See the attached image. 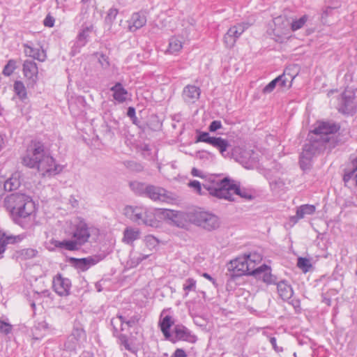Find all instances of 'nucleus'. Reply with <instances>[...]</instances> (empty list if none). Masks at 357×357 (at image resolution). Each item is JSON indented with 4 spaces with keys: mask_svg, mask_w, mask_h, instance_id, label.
<instances>
[{
    "mask_svg": "<svg viewBox=\"0 0 357 357\" xmlns=\"http://www.w3.org/2000/svg\"><path fill=\"white\" fill-rule=\"evenodd\" d=\"M4 202L13 221L17 224H20L22 219L29 217L36 211L35 203L31 197L24 193L10 194L5 198Z\"/></svg>",
    "mask_w": 357,
    "mask_h": 357,
    "instance_id": "nucleus-1",
    "label": "nucleus"
},
{
    "mask_svg": "<svg viewBox=\"0 0 357 357\" xmlns=\"http://www.w3.org/2000/svg\"><path fill=\"white\" fill-rule=\"evenodd\" d=\"M45 158V144L38 140H32L27 147L26 154L21 158L22 164L30 169H40L41 162Z\"/></svg>",
    "mask_w": 357,
    "mask_h": 357,
    "instance_id": "nucleus-2",
    "label": "nucleus"
},
{
    "mask_svg": "<svg viewBox=\"0 0 357 357\" xmlns=\"http://www.w3.org/2000/svg\"><path fill=\"white\" fill-rule=\"evenodd\" d=\"M230 180L227 177L220 179L217 176H211L203 183V188L210 195L225 199V198L229 197L227 187H229Z\"/></svg>",
    "mask_w": 357,
    "mask_h": 357,
    "instance_id": "nucleus-3",
    "label": "nucleus"
},
{
    "mask_svg": "<svg viewBox=\"0 0 357 357\" xmlns=\"http://www.w3.org/2000/svg\"><path fill=\"white\" fill-rule=\"evenodd\" d=\"M160 215L167 220L168 224L178 227H186L190 223H192L193 211L188 212L178 211L169 209H161Z\"/></svg>",
    "mask_w": 357,
    "mask_h": 357,
    "instance_id": "nucleus-4",
    "label": "nucleus"
},
{
    "mask_svg": "<svg viewBox=\"0 0 357 357\" xmlns=\"http://www.w3.org/2000/svg\"><path fill=\"white\" fill-rule=\"evenodd\" d=\"M192 223L200 227L207 231H213L217 229L220 225L219 218L208 211L193 210Z\"/></svg>",
    "mask_w": 357,
    "mask_h": 357,
    "instance_id": "nucleus-5",
    "label": "nucleus"
},
{
    "mask_svg": "<svg viewBox=\"0 0 357 357\" xmlns=\"http://www.w3.org/2000/svg\"><path fill=\"white\" fill-rule=\"evenodd\" d=\"M339 128L340 127L334 123L318 122L310 135H313L315 139L326 146V144L330 142L332 135L337 132Z\"/></svg>",
    "mask_w": 357,
    "mask_h": 357,
    "instance_id": "nucleus-6",
    "label": "nucleus"
},
{
    "mask_svg": "<svg viewBox=\"0 0 357 357\" xmlns=\"http://www.w3.org/2000/svg\"><path fill=\"white\" fill-rule=\"evenodd\" d=\"M274 28L272 30L273 39L278 43H283L289 38L290 22L285 16H278L273 20Z\"/></svg>",
    "mask_w": 357,
    "mask_h": 357,
    "instance_id": "nucleus-7",
    "label": "nucleus"
},
{
    "mask_svg": "<svg viewBox=\"0 0 357 357\" xmlns=\"http://www.w3.org/2000/svg\"><path fill=\"white\" fill-rule=\"evenodd\" d=\"M196 142H205L209 144L218 149L222 155H225V153L229 146V144L227 139H224L221 137H211L209 133L207 132L197 131Z\"/></svg>",
    "mask_w": 357,
    "mask_h": 357,
    "instance_id": "nucleus-8",
    "label": "nucleus"
},
{
    "mask_svg": "<svg viewBox=\"0 0 357 357\" xmlns=\"http://www.w3.org/2000/svg\"><path fill=\"white\" fill-rule=\"evenodd\" d=\"M250 264L248 263L245 255L237 257L229 263L228 270L231 271V276L238 277L244 275H251Z\"/></svg>",
    "mask_w": 357,
    "mask_h": 357,
    "instance_id": "nucleus-9",
    "label": "nucleus"
},
{
    "mask_svg": "<svg viewBox=\"0 0 357 357\" xmlns=\"http://www.w3.org/2000/svg\"><path fill=\"white\" fill-rule=\"evenodd\" d=\"M356 107L357 104L355 102L354 93L347 91L343 92L339 103V111L345 114H353Z\"/></svg>",
    "mask_w": 357,
    "mask_h": 357,
    "instance_id": "nucleus-10",
    "label": "nucleus"
},
{
    "mask_svg": "<svg viewBox=\"0 0 357 357\" xmlns=\"http://www.w3.org/2000/svg\"><path fill=\"white\" fill-rule=\"evenodd\" d=\"M248 24L244 23L238 24L231 26L224 36V43L227 47H233L236 40L248 29Z\"/></svg>",
    "mask_w": 357,
    "mask_h": 357,
    "instance_id": "nucleus-11",
    "label": "nucleus"
},
{
    "mask_svg": "<svg viewBox=\"0 0 357 357\" xmlns=\"http://www.w3.org/2000/svg\"><path fill=\"white\" fill-rule=\"evenodd\" d=\"M173 333L174 336L171 340L172 342L185 341L189 343H195L197 340V336L192 334L187 327L182 324L175 325Z\"/></svg>",
    "mask_w": 357,
    "mask_h": 357,
    "instance_id": "nucleus-12",
    "label": "nucleus"
},
{
    "mask_svg": "<svg viewBox=\"0 0 357 357\" xmlns=\"http://www.w3.org/2000/svg\"><path fill=\"white\" fill-rule=\"evenodd\" d=\"M251 275L267 284H275L278 281L277 277L271 273V267L266 264L257 266L256 270L252 271Z\"/></svg>",
    "mask_w": 357,
    "mask_h": 357,
    "instance_id": "nucleus-13",
    "label": "nucleus"
},
{
    "mask_svg": "<svg viewBox=\"0 0 357 357\" xmlns=\"http://www.w3.org/2000/svg\"><path fill=\"white\" fill-rule=\"evenodd\" d=\"M251 275L267 284H275L278 281L277 277L271 273V267L266 264L257 266L256 270L252 271Z\"/></svg>",
    "mask_w": 357,
    "mask_h": 357,
    "instance_id": "nucleus-14",
    "label": "nucleus"
},
{
    "mask_svg": "<svg viewBox=\"0 0 357 357\" xmlns=\"http://www.w3.org/2000/svg\"><path fill=\"white\" fill-rule=\"evenodd\" d=\"M103 257L101 255H93L85 258H70L69 261L71 264L77 269L82 271H87L90 267L96 265L99 261L102 260Z\"/></svg>",
    "mask_w": 357,
    "mask_h": 357,
    "instance_id": "nucleus-15",
    "label": "nucleus"
},
{
    "mask_svg": "<svg viewBox=\"0 0 357 357\" xmlns=\"http://www.w3.org/2000/svg\"><path fill=\"white\" fill-rule=\"evenodd\" d=\"M145 195L153 201L167 202L172 199L171 195L165 189L153 185H146Z\"/></svg>",
    "mask_w": 357,
    "mask_h": 357,
    "instance_id": "nucleus-16",
    "label": "nucleus"
},
{
    "mask_svg": "<svg viewBox=\"0 0 357 357\" xmlns=\"http://www.w3.org/2000/svg\"><path fill=\"white\" fill-rule=\"evenodd\" d=\"M227 188L228 192H229V195H228L229 197L225 198V200L231 202L234 201V195H238L240 197L248 200H251L253 199V196L252 195L250 190L244 188H241L240 185L237 184L234 180H230L229 187Z\"/></svg>",
    "mask_w": 357,
    "mask_h": 357,
    "instance_id": "nucleus-17",
    "label": "nucleus"
},
{
    "mask_svg": "<svg viewBox=\"0 0 357 357\" xmlns=\"http://www.w3.org/2000/svg\"><path fill=\"white\" fill-rule=\"evenodd\" d=\"M70 287V280L68 278L62 277L61 274H57L53 279L52 287L54 291L59 296L68 295Z\"/></svg>",
    "mask_w": 357,
    "mask_h": 357,
    "instance_id": "nucleus-18",
    "label": "nucleus"
},
{
    "mask_svg": "<svg viewBox=\"0 0 357 357\" xmlns=\"http://www.w3.org/2000/svg\"><path fill=\"white\" fill-rule=\"evenodd\" d=\"M73 236L81 246L88 242L91 234L89 228L85 221L80 220L76 225Z\"/></svg>",
    "mask_w": 357,
    "mask_h": 357,
    "instance_id": "nucleus-19",
    "label": "nucleus"
},
{
    "mask_svg": "<svg viewBox=\"0 0 357 357\" xmlns=\"http://www.w3.org/2000/svg\"><path fill=\"white\" fill-rule=\"evenodd\" d=\"M22 239L21 235H8L4 231L0 230V259L3 257V253L8 244L14 245L21 242Z\"/></svg>",
    "mask_w": 357,
    "mask_h": 357,
    "instance_id": "nucleus-20",
    "label": "nucleus"
},
{
    "mask_svg": "<svg viewBox=\"0 0 357 357\" xmlns=\"http://www.w3.org/2000/svg\"><path fill=\"white\" fill-rule=\"evenodd\" d=\"M132 222L137 225H144L151 227H154L156 224L153 212L144 207L142 208V211L139 212V214H137Z\"/></svg>",
    "mask_w": 357,
    "mask_h": 357,
    "instance_id": "nucleus-21",
    "label": "nucleus"
},
{
    "mask_svg": "<svg viewBox=\"0 0 357 357\" xmlns=\"http://www.w3.org/2000/svg\"><path fill=\"white\" fill-rule=\"evenodd\" d=\"M23 74L32 84H36L38 79V69L37 64L33 60H26L23 63Z\"/></svg>",
    "mask_w": 357,
    "mask_h": 357,
    "instance_id": "nucleus-22",
    "label": "nucleus"
},
{
    "mask_svg": "<svg viewBox=\"0 0 357 357\" xmlns=\"http://www.w3.org/2000/svg\"><path fill=\"white\" fill-rule=\"evenodd\" d=\"M200 89L194 85H187L183 91V98L188 103H193L199 99Z\"/></svg>",
    "mask_w": 357,
    "mask_h": 357,
    "instance_id": "nucleus-23",
    "label": "nucleus"
},
{
    "mask_svg": "<svg viewBox=\"0 0 357 357\" xmlns=\"http://www.w3.org/2000/svg\"><path fill=\"white\" fill-rule=\"evenodd\" d=\"M277 289L280 297L283 301H288L290 299L293 294V289L285 280L277 281Z\"/></svg>",
    "mask_w": 357,
    "mask_h": 357,
    "instance_id": "nucleus-24",
    "label": "nucleus"
},
{
    "mask_svg": "<svg viewBox=\"0 0 357 357\" xmlns=\"http://www.w3.org/2000/svg\"><path fill=\"white\" fill-rule=\"evenodd\" d=\"M128 22V29L130 31H135L145 25L146 22V17L139 13L132 14Z\"/></svg>",
    "mask_w": 357,
    "mask_h": 357,
    "instance_id": "nucleus-25",
    "label": "nucleus"
},
{
    "mask_svg": "<svg viewBox=\"0 0 357 357\" xmlns=\"http://www.w3.org/2000/svg\"><path fill=\"white\" fill-rule=\"evenodd\" d=\"M110 90L113 92L114 99L119 103H123L127 100L128 91L120 82H116Z\"/></svg>",
    "mask_w": 357,
    "mask_h": 357,
    "instance_id": "nucleus-26",
    "label": "nucleus"
},
{
    "mask_svg": "<svg viewBox=\"0 0 357 357\" xmlns=\"http://www.w3.org/2000/svg\"><path fill=\"white\" fill-rule=\"evenodd\" d=\"M63 166L56 163V160L46 154V174L54 176L62 172Z\"/></svg>",
    "mask_w": 357,
    "mask_h": 357,
    "instance_id": "nucleus-27",
    "label": "nucleus"
},
{
    "mask_svg": "<svg viewBox=\"0 0 357 357\" xmlns=\"http://www.w3.org/2000/svg\"><path fill=\"white\" fill-rule=\"evenodd\" d=\"M326 146L322 144L319 143L317 139H315L313 137V135H310V142L304 145L303 150L309 153H312V155H314L324 149Z\"/></svg>",
    "mask_w": 357,
    "mask_h": 357,
    "instance_id": "nucleus-28",
    "label": "nucleus"
},
{
    "mask_svg": "<svg viewBox=\"0 0 357 357\" xmlns=\"http://www.w3.org/2000/svg\"><path fill=\"white\" fill-rule=\"evenodd\" d=\"M315 206L312 204H303L297 208L296 216H293L291 220L295 222L305 218V215H312L315 212Z\"/></svg>",
    "mask_w": 357,
    "mask_h": 357,
    "instance_id": "nucleus-29",
    "label": "nucleus"
},
{
    "mask_svg": "<svg viewBox=\"0 0 357 357\" xmlns=\"http://www.w3.org/2000/svg\"><path fill=\"white\" fill-rule=\"evenodd\" d=\"M139 237L140 231L139 229L126 227L123 231V241L126 244H132Z\"/></svg>",
    "mask_w": 357,
    "mask_h": 357,
    "instance_id": "nucleus-30",
    "label": "nucleus"
},
{
    "mask_svg": "<svg viewBox=\"0 0 357 357\" xmlns=\"http://www.w3.org/2000/svg\"><path fill=\"white\" fill-rule=\"evenodd\" d=\"M52 244L54 245L56 248H64L65 250L74 251L78 250L81 245L77 242L76 240H68V241H54L52 242Z\"/></svg>",
    "mask_w": 357,
    "mask_h": 357,
    "instance_id": "nucleus-31",
    "label": "nucleus"
},
{
    "mask_svg": "<svg viewBox=\"0 0 357 357\" xmlns=\"http://www.w3.org/2000/svg\"><path fill=\"white\" fill-rule=\"evenodd\" d=\"M254 154L252 151H243L241 153L238 161L245 167L251 168L255 162V158L252 157Z\"/></svg>",
    "mask_w": 357,
    "mask_h": 357,
    "instance_id": "nucleus-32",
    "label": "nucleus"
},
{
    "mask_svg": "<svg viewBox=\"0 0 357 357\" xmlns=\"http://www.w3.org/2000/svg\"><path fill=\"white\" fill-rule=\"evenodd\" d=\"M4 190L10 192L17 190L21 185L20 181L15 175H12L7 180H1Z\"/></svg>",
    "mask_w": 357,
    "mask_h": 357,
    "instance_id": "nucleus-33",
    "label": "nucleus"
},
{
    "mask_svg": "<svg viewBox=\"0 0 357 357\" xmlns=\"http://www.w3.org/2000/svg\"><path fill=\"white\" fill-rule=\"evenodd\" d=\"M33 339L42 340L45 336V321L36 322L31 329Z\"/></svg>",
    "mask_w": 357,
    "mask_h": 357,
    "instance_id": "nucleus-34",
    "label": "nucleus"
},
{
    "mask_svg": "<svg viewBox=\"0 0 357 357\" xmlns=\"http://www.w3.org/2000/svg\"><path fill=\"white\" fill-rule=\"evenodd\" d=\"M14 92L19 99L24 102L27 99V92L24 83L22 81L17 80L13 84Z\"/></svg>",
    "mask_w": 357,
    "mask_h": 357,
    "instance_id": "nucleus-35",
    "label": "nucleus"
},
{
    "mask_svg": "<svg viewBox=\"0 0 357 357\" xmlns=\"http://www.w3.org/2000/svg\"><path fill=\"white\" fill-rule=\"evenodd\" d=\"M38 251L32 248H27L16 251L14 255V257H16L17 259H20L23 260L31 259L36 257Z\"/></svg>",
    "mask_w": 357,
    "mask_h": 357,
    "instance_id": "nucleus-36",
    "label": "nucleus"
},
{
    "mask_svg": "<svg viewBox=\"0 0 357 357\" xmlns=\"http://www.w3.org/2000/svg\"><path fill=\"white\" fill-rule=\"evenodd\" d=\"M91 31L89 27H86L83 29L77 36V41L75 42V48H80L84 46L87 42V38L89 37V33Z\"/></svg>",
    "mask_w": 357,
    "mask_h": 357,
    "instance_id": "nucleus-37",
    "label": "nucleus"
},
{
    "mask_svg": "<svg viewBox=\"0 0 357 357\" xmlns=\"http://www.w3.org/2000/svg\"><path fill=\"white\" fill-rule=\"evenodd\" d=\"M310 17L307 15H304L298 19L294 20L290 22V29L292 31H296L302 29L309 20Z\"/></svg>",
    "mask_w": 357,
    "mask_h": 357,
    "instance_id": "nucleus-38",
    "label": "nucleus"
},
{
    "mask_svg": "<svg viewBox=\"0 0 357 357\" xmlns=\"http://www.w3.org/2000/svg\"><path fill=\"white\" fill-rule=\"evenodd\" d=\"M142 208L140 206H126L123 209V213L128 218L133 221L139 212L142 211Z\"/></svg>",
    "mask_w": 357,
    "mask_h": 357,
    "instance_id": "nucleus-39",
    "label": "nucleus"
},
{
    "mask_svg": "<svg viewBox=\"0 0 357 357\" xmlns=\"http://www.w3.org/2000/svg\"><path fill=\"white\" fill-rule=\"evenodd\" d=\"M245 257L247 259L248 263L250 264L251 272L256 270L257 268V265L261 261V256L258 253L254 252L245 255Z\"/></svg>",
    "mask_w": 357,
    "mask_h": 357,
    "instance_id": "nucleus-40",
    "label": "nucleus"
},
{
    "mask_svg": "<svg viewBox=\"0 0 357 357\" xmlns=\"http://www.w3.org/2000/svg\"><path fill=\"white\" fill-rule=\"evenodd\" d=\"M43 48V47H41ZM26 54L33 59H37L39 61H45V50L42 49V53H39L38 50H33L32 47L26 46L25 50Z\"/></svg>",
    "mask_w": 357,
    "mask_h": 357,
    "instance_id": "nucleus-41",
    "label": "nucleus"
},
{
    "mask_svg": "<svg viewBox=\"0 0 357 357\" xmlns=\"http://www.w3.org/2000/svg\"><path fill=\"white\" fill-rule=\"evenodd\" d=\"M181 48L182 43L178 38L175 37H172V38H170L168 48L169 52L172 54L176 53L180 51Z\"/></svg>",
    "mask_w": 357,
    "mask_h": 357,
    "instance_id": "nucleus-42",
    "label": "nucleus"
},
{
    "mask_svg": "<svg viewBox=\"0 0 357 357\" xmlns=\"http://www.w3.org/2000/svg\"><path fill=\"white\" fill-rule=\"evenodd\" d=\"M13 326L8 322V319L2 320L0 318V335H8L13 331Z\"/></svg>",
    "mask_w": 357,
    "mask_h": 357,
    "instance_id": "nucleus-43",
    "label": "nucleus"
},
{
    "mask_svg": "<svg viewBox=\"0 0 357 357\" xmlns=\"http://www.w3.org/2000/svg\"><path fill=\"white\" fill-rule=\"evenodd\" d=\"M123 165L128 169L134 172H141L144 169V166L141 163L132 160L124 161Z\"/></svg>",
    "mask_w": 357,
    "mask_h": 357,
    "instance_id": "nucleus-44",
    "label": "nucleus"
},
{
    "mask_svg": "<svg viewBox=\"0 0 357 357\" xmlns=\"http://www.w3.org/2000/svg\"><path fill=\"white\" fill-rule=\"evenodd\" d=\"M16 68V61L14 59H10L3 67L2 73L4 76L9 77L13 73Z\"/></svg>",
    "mask_w": 357,
    "mask_h": 357,
    "instance_id": "nucleus-45",
    "label": "nucleus"
},
{
    "mask_svg": "<svg viewBox=\"0 0 357 357\" xmlns=\"http://www.w3.org/2000/svg\"><path fill=\"white\" fill-rule=\"evenodd\" d=\"M130 186L135 193L145 195L146 192V185H145L144 183L138 181H132L130 182Z\"/></svg>",
    "mask_w": 357,
    "mask_h": 357,
    "instance_id": "nucleus-46",
    "label": "nucleus"
},
{
    "mask_svg": "<svg viewBox=\"0 0 357 357\" xmlns=\"http://www.w3.org/2000/svg\"><path fill=\"white\" fill-rule=\"evenodd\" d=\"M45 294V291H42L41 292L36 291L34 293V300H33L31 302V306L33 311V315L36 314V305H41L42 308H43V306L42 305L43 300L41 298V295Z\"/></svg>",
    "mask_w": 357,
    "mask_h": 357,
    "instance_id": "nucleus-47",
    "label": "nucleus"
},
{
    "mask_svg": "<svg viewBox=\"0 0 357 357\" xmlns=\"http://www.w3.org/2000/svg\"><path fill=\"white\" fill-rule=\"evenodd\" d=\"M297 266L304 273L309 271V270L312 267V264L310 263V259L303 257H299L298 259Z\"/></svg>",
    "mask_w": 357,
    "mask_h": 357,
    "instance_id": "nucleus-48",
    "label": "nucleus"
},
{
    "mask_svg": "<svg viewBox=\"0 0 357 357\" xmlns=\"http://www.w3.org/2000/svg\"><path fill=\"white\" fill-rule=\"evenodd\" d=\"M183 289L185 291V296H187L189 291H195L196 280L193 278H188L185 280V283L183 285Z\"/></svg>",
    "mask_w": 357,
    "mask_h": 357,
    "instance_id": "nucleus-49",
    "label": "nucleus"
},
{
    "mask_svg": "<svg viewBox=\"0 0 357 357\" xmlns=\"http://www.w3.org/2000/svg\"><path fill=\"white\" fill-rule=\"evenodd\" d=\"M174 321L172 317L169 315L165 316L162 320L159 322V326L160 328H166L170 329V328L174 325Z\"/></svg>",
    "mask_w": 357,
    "mask_h": 357,
    "instance_id": "nucleus-50",
    "label": "nucleus"
},
{
    "mask_svg": "<svg viewBox=\"0 0 357 357\" xmlns=\"http://www.w3.org/2000/svg\"><path fill=\"white\" fill-rule=\"evenodd\" d=\"M118 10L116 8H110L108 10L107 15L105 17V22L107 24L111 26L114 22V20L116 19L117 15H118Z\"/></svg>",
    "mask_w": 357,
    "mask_h": 357,
    "instance_id": "nucleus-51",
    "label": "nucleus"
},
{
    "mask_svg": "<svg viewBox=\"0 0 357 357\" xmlns=\"http://www.w3.org/2000/svg\"><path fill=\"white\" fill-rule=\"evenodd\" d=\"M188 185L193 188L199 195H205L206 192L203 188V183L201 184L199 181L194 180L189 183Z\"/></svg>",
    "mask_w": 357,
    "mask_h": 357,
    "instance_id": "nucleus-52",
    "label": "nucleus"
},
{
    "mask_svg": "<svg viewBox=\"0 0 357 357\" xmlns=\"http://www.w3.org/2000/svg\"><path fill=\"white\" fill-rule=\"evenodd\" d=\"M77 342L78 340L74 335H70L68 337V340L64 344L65 348L68 350H74L75 349Z\"/></svg>",
    "mask_w": 357,
    "mask_h": 357,
    "instance_id": "nucleus-53",
    "label": "nucleus"
},
{
    "mask_svg": "<svg viewBox=\"0 0 357 357\" xmlns=\"http://www.w3.org/2000/svg\"><path fill=\"white\" fill-rule=\"evenodd\" d=\"M119 340L121 342V344L123 345L125 349L132 353H135L136 349L134 347H132L129 342L127 339V337L124 335H121L119 337Z\"/></svg>",
    "mask_w": 357,
    "mask_h": 357,
    "instance_id": "nucleus-54",
    "label": "nucleus"
},
{
    "mask_svg": "<svg viewBox=\"0 0 357 357\" xmlns=\"http://www.w3.org/2000/svg\"><path fill=\"white\" fill-rule=\"evenodd\" d=\"M141 319V315L138 313H135L131 317L128 316V319L126 321V325L128 327H132L137 325Z\"/></svg>",
    "mask_w": 357,
    "mask_h": 357,
    "instance_id": "nucleus-55",
    "label": "nucleus"
},
{
    "mask_svg": "<svg viewBox=\"0 0 357 357\" xmlns=\"http://www.w3.org/2000/svg\"><path fill=\"white\" fill-rule=\"evenodd\" d=\"M340 6V2L338 0H334L333 2H331V5L328 6L323 12L322 13V17H327L328 16L331 11L335 9V8H337Z\"/></svg>",
    "mask_w": 357,
    "mask_h": 357,
    "instance_id": "nucleus-56",
    "label": "nucleus"
},
{
    "mask_svg": "<svg viewBox=\"0 0 357 357\" xmlns=\"http://www.w3.org/2000/svg\"><path fill=\"white\" fill-rule=\"evenodd\" d=\"M299 164H300L301 168L303 171H306V170H308L310 169V167L312 166V160H310L309 158H303V157L300 156Z\"/></svg>",
    "mask_w": 357,
    "mask_h": 357,
    "instance_id": "nucleus-57",
    "label": "nucleus"
},
{
    "mask_svg": "<svg viewBox=\"0 0 357 357\" xmlns=\"http://www.w3.org/2000/svg\"><path fill=\"white\" fill-rule=\"evenodd\" d=\"M279 79L280 78H275L273 80H272L270 83H268L264 89H263V93H269L272 92L275 86H277V84L278 83Z\"/></svg>",
    "mask_w": 357,
    "mask_h": 357,
    "instance_id": "nucleus-58",
    "label": "nucleus"
},
{
    "mask_svg": "<svg viewBox=\"0 0 357 357\" xmlns=\"http://www.w3.org/2000/svg\"><path fill=\"white\" fill-rule=\"evenodd\" d=\"M98 62L104 69H107L109 66V58L105 54H100V56L98 57Z\"/></svg>",
    "mask_w": 357,
    "mask_h": 357,
    "instance_id": "nucleus-59",
    "label": "nucleus"
},
{
    "mask_svg": "<svg viewBox=\"0 0 357 357\" xmlns=\"http://www.w3.org/2000/svg\"><path fill=\"white\" fill-rule=\"evenodd\" d=\"M356 171L357 170H354V167H352V169L350 170H346L343 176L344 181L345 183L348 182L354 176Z\"/></svg>",
    "mask_w": 357,
    "mask_h": 357,
    "instance_id": "nucleus-60",
    "label": "nucleus"
},
{
    "mask_svg": "<svg viewBox=\"0 0 357 357\" xmlns=\"http://www.w3.org/2000/svg\"><path fill=\"white\" fill-rule=\"evenodd\" d=\"M222 128V123L220 121H213L208 126L210 132H215L217 130Z\"/></svg>",
    "mask_w": 357,
    "mask_h": 357,
    "instance_id": "nucleus-61",
    "label": "nucleus"
},
{
    "mask_svg": "<svg viewBox=\"0 0 357 357\" xmlns=\"http://www.w3.org/2000/svg\"><path fill=\"white\" fill-rule=\"evenodd\" d=\"M277 78H280V79H279L277 85H278L280 87H286L287 86V82L288 80L284 74L279 75Z\"/></svg>",
    "mask_w": 357,
    "mask_h": 357,
    "instance_id": "nucleus-62",
    "label": "nucleus"
},
{
    "mask_svg": "<svg viewBox=\"0 0 357 357\" xmlns=\"http://www.w3.org/2000/svg\"><path fill=\"white\" fill-rule=\"evenodd\" d=\"M172 357H187V354L183 349H176Z\"/></svg>",
    "mask_w": 357,
    "mask_h": 357,
    "instance_id": "nucleus-63",
    "label": "nucleus"
},
{
    "mask_svg": "<svg viewBox=\"0 0 357 357\" xmlns=\"http://www.w3.org/2000/svg\"><path fill=\"white\" fill-rule=\"evenodd\" d=\"M54 21H55V20L52 16H51L50 15H47L46 16V20H45L46 26H49V27L54 26Z\"/></svg>",
    "mask_w": 357,
    "mask_h": 357,
    "instance_id": "nucleus-64",
    "label": "nucleus"
}]
</instances>
